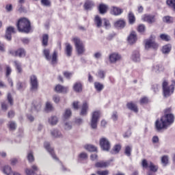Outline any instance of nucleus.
Returning a JSON list of instances; mask_svg holds the SVG:
<instances>
[{"label": "nucleus", "instance_id": "nucleus-1", "mask_svg": "<svg viewBox=\"0 0 175 175\" xmlns=\"http://www.w3.org/2000/svg\"><path fill=\"white\" fill-rule=\"evenodd\" d=\"M174 122V116L173 114H165L161 117V120H157L155 122V128L157 131H162L166 129L167 126L172 125Z\"/></svg>", "mask_w": 175, "mask_h": 175}, {"label": "nucleus", "instance_id": "nucleus-2", "mask_svg": "<svg viewBox=\"0 0 175 175\" xmlns=\"http://www.w3.org/2000/svg\"><path fill=\"white\" fill-rule=\"evenodd\" d=\"M16 25L19 32L28 33L31 31V22L27 18L19 19Z\"/></svg>", "mask_w": 175, "mask_h": 175}, {"label": "nucleus", "instance_id": "nucleus-3", "mask_svg": "<svg viewBox=\"0 0 175 175\" xmlns=\"http://www.w3.org/2000/svg\"><path fill=\"white\" fill-rule=\"evenodd\" d=\"M43 55L46 61H51L52 65H55V64H57V62L58 61V52H57V51H54L51 56L50 55V50L45 49L43 51Z\"/></svg>", "mask_w": 175, "mask_h": 175}, {"label": "nucleus", "instance_id": "nucleus-4", "mask_svg": "<svg viewBox=\"0 0 175 175\" xmlns=\"http://www.w3.org/2000/svg\"><path fill=\"white\" fill-rule=\"evenodd\" d=\"M72 42L75 44L77 53L79 55H81L85 53V46L83 43V41L80 40V38L75 37L72 38Z\"/></svg>", "mask_w": 175, "mask_h": 175}, {"label": "nucleus", "instance_id": "nucleus-5", "mask_svg": "<svg viewBox=\"0 0 175 175\" xmlns=\"http://www.w3.org/2000/svg\"><path fill=\"white\" fill-rule=\"evenodd\" d=\"M163 95L165 98L170 96L174 92V85H167V81H164L162 84Z\"/></svg>", "mask_w": 175, "mask_h": 175}, {"label": "nucleus", "instance_id": "nucleus-6", "mask_svg": "<svg viewBox=\"0 0 175 175\" xmlns=\"http://www.w3.org/2000/svg\"><path fill=\"white\" fill-rule=\"evenodd\" d=\"M99 118H100V111H95L92 113L90 126L92 129H96L98 127V121H99Z\"/></svg>", "mask_w": 175, "mask_h": 175}, {"label": "nucleus", "instance_id": "nucleus-7", "mask_svg": "<svg viewBox=\"0 0 175 175\" xmlns=\"http://www.w3.org/2000/svg\"><path fill=\"white\" fill-rule=\"evenodd\" d=\"M159 45L157 42H155V36H151L150 39L146 40L145 43V49L148 50V49H154L157 50Z\"/></svg>", "mask_w": 175, "mask_h": 175}, {"label": "nucleus", "instance_id": "nucleus-8", "mask_svg": "<svg viewBox=\"0 0 175 175\" xmlns=\"http://www.w3.org/2000/svg\"><path fill=\"white\" fill-rule=\"evenodd\" d=\"M99 143L100 147L103 151H110V148H111V144H110L109 139L106 137H101Z\"/></svg>", "mask_w": 175, "mask_h": 175}, {"label": "nucleus", "instance_id": "nucleus-9", "mask_svg": "<svg viewBox=\"0 0 175 175\" xmlns=\"http://www.w3.org/2000/svg\"><path fill=\"white\" fill-rule=\"evenodd\" d=\"M30 85L31 90L36 92L38 91V88H39V82L38 81V77L36 75H31L30 77Z\"/></svg>", "mask_w": 175, "mask_h": 175}, {"label": "nucleus", "instance_id": "nucleus-10", "mask_svg": "<svg viewBox=\"0 0 175 175\" xmlns=\"http://www.w3.org/2000/svg\"><path fill=\"white\" fill-rule=\"evenodd\" d=\"M142 167L145 169L149 167L151 172L155 173L158 171V166L154 165V163L151 161L147 162V160L144 159L142 163Z\"/></svg>", "mask_w": 175, "mask_h": 175}, {"label": "nucleus", "instance_id": "nucleus-11", "mask_svg": "<svg viewBox=\"0 0 175 175\" xmlns=\"http://www.w3.org/2000/svg\"><path fill=\"white\" fill-rule=\"evenodd\" d=\"M121 55L118 53H112L109 56V62L111 64H116V62L121 61Z\"/></svg>", "mask_w": 175, "mask_h": 175}, {"label": "nucleus", "instance_id": "nucleus-12", "mask_svg": "<svg viewBox=\"0 0 175 175\" xmlns=\"http://www.w3.org/2000/svg\"><path fill=\"white\" fill-rule=\"evenodd\" d=\"M10 54L12 55H14V57H19L20 58H24L25 57V49L23 48H20L16 51H11Z\"/></svg>", "mask_w": 175, "mask_h": 175}, {"label": "nucleus", "instance_id": "nucleus-13", "mask_svg": "<svg viewBox=\"0 0 175 175\" xmlns=\"http://www.w3.org/2000/svg\"><path fill=\"white\" fill-rule=\"evenodd\" d=\"M124 12V10L119 7L111 6L110 8V13L113 16H121Z\"/></svg>", "mask_w": 175, "mask_h": 175}, {"label": "nucleus", "instance_id": "nucleus-14", "mask_svg": "<svg viewBox=\"0 0 175 175\" xmlns=\"http://www.w3.org/2000/svg\"><path fill=\"white\" fill-rule=\"evenodd\" d=\"M44 147L51 154L52 158L55 159V161H58V159L57 158V156L54 154V149L50 146V143L49 142H44Z\"/></svg>", "mask_w": 175, "mask_h": 175}, {"label": "nucleus", "instance_id": "nucleus-15", "mask_svg": "<svg viewBox=\"0 0 175 175\" xmlns=\"http://www.w3.org/2000/svg\"><path fill=\"white\" fill-rule=\"evenodd\" d=\"M131 59L133 62L139 63L142 61L140 52L139 51H134L131 55Z\"/></svg>", "mask_w": 175, "mask_h": 175}, {"label": "nucleus", "instance_id": "nucleus-16", "mask_svg": "<svg viewBox=\"0 0 175 175\" xmlns=\"http://www.w3.org/2000/svg\"><path fill=\"white\" fill-rule=\"evenodd\" d=\"M142 20L149 24H152V23H155V16L145 14L142 16Z\"/></svg>", "mask_w": 175, "mask_h": 175}, {"label": "nucleus", "instance_id": "nucleus-17", "mask_svg": "<svg viewBox=\"0 0 175 175\" xmlns=\"http://www.w3.org/2000/svg\"><path fill=\"white\" fill-rule=\"evenodd\" d=\"M51 135L54 139H60L62 137V133H61V131L57 129H53L51 130Z\"/></svg>", "mask_w": 175, "mask_h": 175}, {"label": "nucleus", "instance_id": "nucleus-18", "mask_svg": "<svg viewBox=\"0 0 175 175\" xmlns=\"http://www.w3.org/2000/svg\"><path fill=\"white\" fill-rule=\"evenodd\" d=\"M14 33V27H9L7 28L5 31V38L7 40H12V34Z\"/></svg>", "mask_w": 175, "mask_h": 175}, {"label": "nucleus", "instance_id": "nucleus-19", "mask_svg": "<svg viewBox=\"0 0 175 175\" xmlns=\"http://www.w3.org/2000/svg\"><path fill=\"white\" fill-rule=\"evenodd\" d=\"M136 40H137L136 32L132 31L129 36L128 37V42L130 44H133L136 43Z\"/></svg>", "mask_w": 175, "mask_h": 175}, {"label": "nucleus", "instance_id": "nucleus-20", "mask_svg": "<svg viewBox=\"0 0 175 175\" xmlns=\"http://www.w3.org/2000/svg\"><path fill=\"white\" fill-rule=\"evenodd\" d=\"M65 53L68 57H72V53L73 51V46L70 45V43L66 42L65 44Z\"/></svg>", "mask_w": 175, "mask_h": 175}, {"label": "nucleus", "instance_id": "nucleus-21", "mask_svg": "<svg viewBox=\"0 0 175 175\" xmlns=\"http://www.w3.org/2000/svg\"><path fill=\"white\" fill-rule=\"evenodd\" d=\"M108 9H109V5L106 4L101 3L98 6V12L100 14H105L107 13Z\"/></svg>", "mask_w": 175, "mask_h": 175}, {"label": "nucleus", "instance_id": "nucleus-22", "mask_svg": "<svg viewBox=\"0 0 175 175\" xmlns=\"http://www.w3.org/2000/svg\"><path fill=\"white\" fill-rule=\"evenodd\" d=\"M88 111V104L85 102L81 106L80 116H87Z\"/></svg>", "mask_w": 175, "mask_h": 175}, {"label": "nucleus", "instance_id": "nucleus-23", "mask_svg": "<svg viewBox=\"0 0 175 175\" xmlns=\"http://www.w3.org/2000/svg\"><path fill=\"white\" fill-rule=\"evenodd\" d=\"M55 91H56V92H59V94L66 93L68 92V88H65L61 85H57L55 88Z\"/></svg>", "mask_w": 175, "mask_h": 175}, {"label": "nucleus", "instance_id": "nucleus-24", "mask_svg": "<svg viewBox=\"0 0 175 175\" xmlns=\"http://www.w3.org/2000/svg\"><path fill=\"white\" fill-rule=\"evenodd\" d=\"M128 109L129 110H131L132 111H134V113H137L139 111V109H137V105L133 103H129L126 105Z\"/></svg>", "mask_w": 175, "mask_h": 175}, {"label": "nucleus", "instance_id": "nucleus-25", "mask_svg": "<svg viewBox=\"0 0 175 175\" xmlns=\"http://www.w3.org/2000/svg\"><path fill=\"white\" fill-rule=\"evenodd\" d=\"M2 172L5 175H12V174H13V171L12 170V167H10L9 165L4 166L3 168Z\"/></svg>", "mask_w": 175, "mask_h": 175}, {"label": "nucleus", "instance_id": "nucleus-26", "mask_svg": "<svg viewBox=\"0 0 175 175\" xmlns=\"http://www.w3.org/2000/svg\"><path fill=\"white\" fill-rule=\"evenodd\" d=\"M73 90L75 92H81L83 91V85L79 82L76 83L74 84Z\"/></svg>", "mask_w": 175, "mask_h": 175}, {"label": "nucleus", "instance_id": "nucleus-27", "mask_svg": "<svg viewBox=\"0 0 175 175\" xmlns=\"http://www.w3.org/2000/svg\"><path fill=\"white\" fill-rule=\"evenodd\" d=\"M110 165V163L107 161H99L96 163L95 166L96 167H107Z\"/></svg>", "mask_w": 175, "mask_h": 175}, {"label": "nucleus", "instance_id": "nucleus-28", "mask_svg": "<svg viewBox=\"0 0 175 175\" xmlns=\"http://www.w3.org/2000/svg\"><path fill=\"white\" fill-rule=\"evenodd\" d=\"M172 50V45L166 44L164 45L162 48L163 54H169Z\"/></svg>", "mask_w": 175, "mask_h": 175}, {"label": "nucleus", "instance_id": "nucleus-29", "mask_svg": "<svg viewBox=\"0 0 175 175\" xmlns=\"http://www.w3.org/2000/svg\"><path fill=\"white\" fill-rule=\"evenodd\" d=\"M31 168H32V170H33V171L31 170H29V169H27V170H25L27 175H35V172H37V170H38V166H36V165H32V166H31Z\"/></svg>", "mask_w": 175, "mask_h": 175}, {"label": "nucleus", "instance_id": "nucleus-30", "mask_svg": "<svg viewBox=\"0 0 175 175\" xmlns=\"http://www.w3.org/2000/svg\"><path fill=\"white\" fill-rule=\"evenodd\" d=\"M94 6V2L88 1L84 4V8L85 10H91L92 8H93Z\"/></svg>", "mask_w": 175, "mask_h": 175}, {"label": "nucleus", "instance_id": "nucleus-31", "mask_svg": "<svg viewBox=\"0 0 175 175\" xmlns=\"http://www.w3.org/2000/svg\"><path fill=\"white\" fill-rule=\"evenodd\" d=\"M94 23L96 24L97 28H100L102 27V18L99 16H96L94 18Z\"/></svg>", "mask_w": 175, "mask_h": 175}, {"label": "nucleus", "instance_id": "nucleus-32", "mask_svg": "<svg viewBox=\"0 0 175 175\" xmlns=\"http://www.w3.org/2000/svg\"><path fill=\"white\" fill-rule=\"evenodd\" d=\"M42 44L44 47H46V46L49 44V35L44 34L42 36Z\"/></svg>", "mask_w": 175, "mask_h": 175}, {"label": "nucleus", "instance_id": "nucleus-33", "mask_svg": "<svg viewBox=\"0 0 175 175\" xmlns=\"http://www.w3.org/2000/svg\"><path fill=\"white\" fill-rule=\"evenodd\" d=\"M163 21L164 23H166L167 24H172L174 21V18H173V17L172 16H167L163 18Z\"/></svg>", "mask_w": 175, "mask_h": 175}, {"label": "nucleus", "instance_id": "nucleus-34", "mask_svg": "<svg viewBox=\"0 0 175 175\" xmlns=\"http://www.w3.org/2000/svg\"><path fill=\"white\" fill-rule=\"evenodd\" d=\"M54 110V107L53 106V104L50 102H46V106H45V111H47L48 113L50 111H53Z\"/></svg>", "mask_w": 175, "mask_h": 175}, {"label": "nucleus", "instance_id": "nucleus-35", "mask_svg": "<svg viewBox=\"0 0 175 175\" xmlns=\"http://www.w3.org/2000/svg\"><path fill=\"white\" fill-rule=\"evenodd\" d=\"M115 27L116 28H124L125 27V21L123 20H119L115 23Z\"/></svg>", "mask_w": 175, "mask_h": 175}, {"label": "nucleus", "instance_id": "nucleus-36", "mask_svg": "<svg viewBox=\"0 0 175 175\" xmlns=\"http://www.w3.org/2000/svg\"><path fill=\"white\" fill-rule=\"evenodd\" d=\"M94 88L98 91V92H100L102 90H103L104 86L103 84L99 83V82H95L94 83Z\"/></svg>", "mask_w": 175, "mask_h": 175}, {"label": "nucleus", "instance_id": "nucleus-37", "mask_svg": "<svg viewBox=\"0 0 175 175\" xmlns=\"http://www.w3.org/2000/svg\"><path fill=\"white\" fill-rule=\"evenodd\" d=\"M14 64L18 73H23V68H21V63H20L18 61H15Z\"/></svg>", "mask_w": 175, "mask_h": 175}, {"label": "nucleus", "instance_id": "nucleus-38", "mask_svg": "<svg viewBox=\"0 0 175 175\" xmlns=\"http://www.w3.org/2000/svg\"><path fill=\"white\" fill-rule=\"evenodd\" d=\"M49 122L51 125H56L58 122V118L56 116H52L49 119Z\"/></svg>", "mask_w": 175, "mask_h": 175}, {"label": "nucleus", "instance_id": "nucleus-39", "mask_svg": "<svg viewBox=\"0 0 175 175\" xmlns=\"http://www.w3.org/2000/svg\"><path fill=\"white\" fill-rule=\"evenodd\" d=\"M162 67H160L159 65H154L152 68V72H154V73H159V72H162Z\"/></svg>", "mask_w": 175, "mask_h": 175}, {"label": "nucleus", "instance_id": "nucleus-40", "mask_svg": "<svg viewBox=\"0 0 175 175\" xmlns=\"http://www.w3.org/2000/svg\"><path fill=\"white\" fill-rule=\"evenodd\" d=\"M129 21L130 24H133V23H135V21H136L135 15L133 14V13H132V12H130L129 13Z\"/></svg>", "mask_w": 175, "mask_h": 175}, {"label": "nucleus", "instance_id": "nucleus-41", "mask_svg": "<svg viewBox=\"0 0 175 175\" xmlns=\"http://www.w3.org/2000/svg\"><path fill=\"white\" fill-rule=\"evenodd\" d=\"M85 148L88 151H90V152H94L96 151V147H95L93 145H86V146H85Z\"/></svg>", "mask_w": 175, "mask_h": 175}, {"label": "nucleus", "instance_id": "nucleus-42", "mask_svg": "<svg viewBox=\"0 0 175 175\" xmlns=\"http://www.w3.org/2000/svg\"><path fill=\"white\" fill-rule=\"evenodd\" d=\"M167 5L175 12V0H167Z\"/></svg>", "mask_w": 175, "mask_h": 175}, {"label": "nucleus", "instance_id": "nucleus-43", "mask_svg": "<svg viewBox=\"0 0 175 175\" xmlns=\"http://www.w3.org/2000/svg\"><path fill=\"white\" fill-rule=\"evenodd\" d=\"M27 159L29 162H33V161H35V157H33V152L32 151L27 153Z\"/></svg>", "mask_w": 175, "mask_h": 175}, {"label": "nucleus", "instance_id": "nucleus-44", "mask_svg": "<svg viewBox=\"0 0 175 175\" xmlns=\"http://www.w3.org/2000/svg\"><path fill=\"white\" fill-rule=\"evenodd\" d=\"M33 109L36 111H40V110L42 109V103L38 102V103H36L33 106Z\"/></svg>", "mask_w": 175, "mask_h": 175}, {"label": "nucleus", "instance_id": "nucleus-45", "mask_svg": "<svg viewBox=\"0 0 175 175\" xmlns=\"http://www.w3.org/2000/svg\"><path fill=\"white\" fill-rule=\"evenodd\" d=\"M98 77L100 79H105V77L106 76V72L103 71L102 70H99L98 72Z\"/></svg>", "mask_w": 175, "mask_h": 175}, {"label": "nucleus", "instance_id": "nucleus-46", "mask_svg": "<svg viewBox=\"0 0 175 175\" xmlns=\"http://www.w3.org/2000/svg\"><path fill=\"white\" fill-rule=\"evenodd\" d=\"M132 152V148L129 146H126L124 152L127 157H131V152Z\"/></svg>", "mask_w": 175, "mask_h": 175}, {"label": "nucleus", "instance_id": "nucleus-47", "mask_svg": "<svg viewBox=\"0 0 175 175\" xmlns=\"http://www.w3.org/2000/svg\"><path fill=\"white\" fill-rule=\"evenodd\" d=\"M160 39L161 40H165V42H169V40H170V37L166 34H161Z\"/></svg>", "mask_w": 175, "mask_h": 175}, {"label": "nucleus", "instance_id": "nucleus-48", "mask_svg": "<svg viewBox=\"0 0 175 175\" xmlns=\"http://www.w3.org/2000/svg\"><path fill=\"white\" fill-rule=\"evenodd\" d=\"M64 128L65 131H70V129H72V123L65 122Z\"/></svg>", "mask_w": 175, "mask_h": 175}, {"label": "nucleus", "instance_id": "nucleus-49", "mask_svg": "<svg viewBox=\"0 0 175 175\" xmlns=\"http://www.w3.org/2000/svg\"><path fill=\"white\" fill-rule=\"evenodd\" d=\"M167 162H169V157H167V156H163L161 158V163H163V165L166 166V165H167Z\"/></svg>", "mask_w": 175, "mask_h": 175}, {"label": "nucleus", "instance_id": "nucleus-50", "mask_svg": "<svg viewBox=\"0 0 175 175\" xmlns=\"http://www.w3.org/2000/svg\"><path fill=\"white\" fill-rule=\"evenodd\" d=\"M17 125L16 124V122H9V128L10 131H14L16 129Z\"/></svg>", "mask_w": 175, "mask_h": 175}, {"label": "nucleus", "instance_id": "nucleus-51", "mask_svg": "<svg viewBox=\"0 0 175 175\" xmlns=\"http://www.w3.org/2000/svg\"><path fill=\"white\" fill-rule=\"evenodd\" d=\"M72 116V111L70 109H66L64 113V118H69Z\"/></svg>", "mask_w": 175, "mask_h": 175}, {"label": "nucleus", "instance_id": "nucleus-52", "mask_svg": "<svg viewBox=\"0 0 175 175\" xmlns=\"http://www.w3.org/2000/svg\"><path fill=\"white\" fill-rule=\"evenodd\" d=\"M138 29L139 32H141V33L144 32V31H146V26L144 25H143V24L139 25L138 26V29Z\"/></svg>", "mask_w": 175, "mask_h": 175}, {"label": "nucleus", "instance_id": "nucleus-53", "mask_svg": "<svg viewBox=\"0 0 175 175\" xmlns=\"http://www.w3.org/2000/svg\"><path fill=\"white\" fill-rule=\"evenodd\" d=\"M7 98L8 103H10L11 106H13V98H12V94L10 93H8Z\"/></svg>", "mask_w": 175, "mask_h": 175}, {"label": "nucleus", "instance_id": "nucleus-54", "mask_svg": "<svg viewBox=\"0 0 175 175\" xmlns=\"http://www.w3.org/2000/svg\"><path fill=\"white\" fill-rule=\"evenodd\" d=\"M72 72H68V71H65L64 72V77H66V79H70V77H72Z\"/></svg>", "mask_w": 175, "mask_h": 175}, {"label": "nucleus", "instance_id": "nucleus-55", "mask_svg": "<svg viewBox=\"0 0 175 175\" xmlns=\"http://www.w3.org/2000/svg\"><path fill=\"white\" fill-rule=\"evenodd\" d=\"M121 150V146L120 145H116L113 147V151L115 154H118V152H120V150Z\"/></svg>", "mask_w": 175, "mask_h": 175}, {"label": "nucleus", "instance_id": "nucleus-56", "mask_svg": "<svg viewBox=\"0 0 175 175\" xmlns=\"http://www.w3.org/2000/svg\"><path fill=\"white\" fill-rule=\"evenodd\" d=\"M103 23H104V26L105 27V28L107 29L110 28L111 25H110V23L109 22V21H107L106 18H105V19H103Z\"/></svg>", "mask_w": 175, "mask_h": 175}, {"label": "nucleus", "instance_id": "nucleus-57", "mask_svg": "<svg viewBox=\"0 0 175 175\" xmlns=\"http://www.w3.org/2000/svg\"><path fill=\"white\" fill-rule=\"evenodd\" d=\"M109 170H106L104 171H97V174L98 175H109Z\"/></svg>", "mask_w": 175, "mask_h": 175}, {"label": "nucleus", "instance_id": "nucleus-58", "mask_svg": "<svg viewBox=\"0 0 175 175\" xmlns=\"http://www.w3.org/2000/svg\"><path fill=\"white\" fill-rule=\"evenodd\" d=\"M53 100L55 102V103H59V100H61V98H59V96L54 95L53 96Z\"/></svg>", "mask_w": 175, "mask_h": 175}, {"label": "nucleus", "instance_id": "nucleus-59", "mask_svg": "<svg viewBox=\"0 0 175 175\" xmlns=\"http://www.w3.org/2000/svg\"><path fill=\"white\" fill-rule=\"evenodd\" d=\"M94 57L96 59H99V58L102 57V53L100 52H96L94 54Z\"/></svg>", "mask_w": 175, "mask_h": 175}, {"label": "nucleus", "instance_id": "nucleus-60", "mask_svg": "<svg viewBox=\"0 0 175 175\" xmlns=\"http://www.w3.org/2000/svg\"><path fill=\"white\" fill-rule=\"evenodd\" d=\"M41 3L44 6H50V1L49 0H41Z\"/></svg>", "mask_w": 175, "mask_h": 175}, {"label": "nucleus", "instance_id": "nucleus-61", "mask_svg": "<svg viewBox=\"0 0 175 175\" xmlns=\"http://www.w3.org/2000/svg\"><path fill=\"white\" fill-rule=\"evenodd\" d=\"M79 158L81 159H87L88 158V155H87V153L85 152H82L79 154Z\"/></svg>", "mask_w": 175, "mask_h": 175}, {"label": "nucleus", "instance_id": "nucleus-62", "mask_svg": "<svg viewBox=\"0 0 175 175\" xmlns=\"http://www.w3.org/2000/svg\"><path fill=\"white\" fill-rule=\"evenodd\" d=\"M1 109L4 111H6V110H8V104H6L5 102L1 103Z\"/></svg>", "mask_w": 175, "mask_h": 175}, {"label": "nucleus", "instance_id": "nucleus-63", "mask_svg": "<svg viewBox=\"0 0 175 175\" xmlns=\"http://www.w3.org/2000/svg\"><path fill=\"white\" fill-rule=\"evenodd\" d=\"M24 87V85L21 82H18L16 84V88L17 90H23V88Z\"/></svg>", "mask_w": 175, "mask_h": 175}, {"label": "nucleus", "instance_id": "nucleus-64", "mask_svg": "<svg viewBox=\"0 0 175 175\" xmlns=\"http://www.w3.org/2000/svg\"><path fill=\"white\" fill-rule=\"evenodd\" d=\"M75 122L77 125H81V124H83V119H81V118H76Z\"/></svg>", "mask_w": 175, "mask_h": 175}]
</instances>
